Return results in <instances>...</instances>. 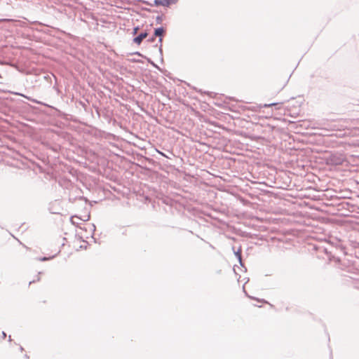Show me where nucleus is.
<instances>
[{"label": "nucleus", "instance_id": "2", "mask_svg": "<svg viewBox=\"0 0 359 359\" xmlns=\"http://www.w3.org/2000/svg\"><path fill=\"white\" fill-rule=\"evenodd\" d=\"M157 4H162V5H169L170 4L173 2V0H156L155 1Z\"/></svg>", "mask_w": 359, "mask_h": 359}, {"label": "nucleus", "instance_id": "3", "mask_svg": "<svg viewBox=\"0 0 359 359\" xmlns=\"http://www.w3.org/2000/svg\"><path fill=\"white\" fill-rule=\"evenodd\" d=\"M163 33H164V29L162 28V27L158 28V29H156L155 30V35L156 36H161Z\"/></svg>", "mask_w": 359, "mask_h": 359}, {"label": "nucleus", "instance_id": "6", "mask_svg": "<svg viewBox=\"0 0 359 359\" xmlns=\"http://www.w3.org/2000/svg\"><path fill=\"white\" fill-rule=\"evenodd\" d=\"M47 259H48L47 258L44 257V258L41 259V260L45 261V260H47Z\"/></svg>", "mask_w": 359, "mask_h": 359}, {"label": "nucleus", "instance_id": "5", "mask_svg": "<svg viewBox=\"0 0 359 359\" xmlns=\"http://www.w3.org/2000/svg\"><path fill=\"white\" fill-rule=\"evenodd\" d=\"M137 31V28H135L134 29V34H136Z\"/></svg>", "mask_w": 359, "mask_h": 359}, {"label": "nucleus", "instance_id": "4", "mask_svg": "<svg viewBox=\"0 0 359 359\" xmlns=\"http://www.w3.org/2000/svg\"><path fill=\"white\" fill-rule=\"evenodd\" d=\"M258 302H262V303H264V304H268L267 302H266L265 300H263V299L262 300H258Z\"/></svg>", "mask_w": 359, "mask_h": 359}, {"label": "nucleus", "instance_id": "1", "mask_svg": "<svg viewBox=\"0 0 359 359\" xmlns=\"http://www.w3.org/2000/svg\"><path fill=\"white\" fill-rule=\"evenodd\" d=\"M147 34L146 32L141 33L139 36L134 39V42L139 45L141 43L142 40L147 37Z\"/></svg>", "mask_w": 359, "mask_h": 359}]
</instances>
